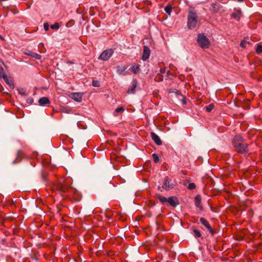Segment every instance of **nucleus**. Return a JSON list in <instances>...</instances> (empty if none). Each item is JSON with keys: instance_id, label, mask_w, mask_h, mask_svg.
Here are the masks:
<instances>
[{"instance_id": "23", "label": "nucleus", "mask_w": 262, "mask_h": 262, "mask_svg": "<svg viewBox=\"0 0 262 262\" xmlns=\"http://www.w3.org/2000/svg\"><path fill=\"white\" fill-rule=\"evenodd\" d=\"M27 54L38 59H40L41 57L40 55L33 52H31L30 53H28Z\"/></svg>"}, {"instance_id": "21", "label": "nucleus", "mask_w": 262, "mask_h": 262, "mask_svg": "<svg viewBox=\"0 0 262 262\" xmlns=\"http://www.w3.org/2000/svg\"><path fill=\"white\" fill-rule=\"evenodd\" d=\"M211 6H212L211 11H212L213 12H217L219 9V6L216 4H212Z\"/></svg>"}, {"instance_id": "25", "label": "nucleus", "mask_w": 262, "mask_h": 262, "mask_svg": "<svg viewBox=\"0 0 262 262\" xmlns=\"http://www.w3.org/2000/svg\"><path fill=\"white\" fill-rule=\"evenodd\" d=\"M159 66L160 67V72L161 74H164L165 73V69L164 68H162L164 66V64L163 63H159Z\"/></svg>"}, {"instance_id": "39", "label": "nucleus", "mask_w": 262, "mask_h": 262, "mask_svg": "<svg viewBox=\"0 0 262 262\" xmlns=\"http://www.w3.org/2000/svg\"><path fill=\"white\" fill-rule=\"evenodd\" d=\"M3 78H4V79H5L7 78V77L6 76H3Z\"/></svg>"}, {"instance_id": "31", "label": "nucleus", "mask_w": 262, "mask_h": 262, "mask_svg": "<svg viewBox=\"0 0 262 262\" xmlns=\"http://www.w3.org/2000/svg\"><path fill=\"white\" fill-rule=\"evenodd\" d=\"M92 85L94 87H99L100 86V83L97 80H93Z\"/></svg>"}, {"instance_id": "37", "label": "nucleus", "mask_w": 262, "mask_h": 262, "mask_svg": "<svg viewBox=\"0 0 262 262\" xmlns=\"http://www.w3.org/2000/svg\"><path fill=\"white\" fill-rule=\"evenodd\" d=\"M237 1L238 2H243L244 1V0H237Z\"/></svg>"}, {"instance_id": "36", "label": "nucleus", "mask_w": 262, "mask_h": 262, "mask_svg": "<svg viewBox=\"0 0 262 262\" xmlns=\"http://www.w3.org/2000/svg\"><path fill=\"white\" fill-rule=\"evenodd\" d=\"M33 99H32V98H31V99H28V100H27V102H28V103H32L33 102Z\"/></svg>"}, {"instance_id": "5", "label": "nucleus", "mask_w": 262, "mask_h": 262, "mask_svg": "<svg viewBox=\"0 0 262 262\" xmlns=\"http://www.w3.org/2000/svg\"><path fill=\"white\" fill-rule=\"evenodd\" d=\"M114 50L112 49H108L104 50L99 56L98 59L103 61H107L112 56Z\"/></svg>"}, {"instance_id": "15", "label": "nucleus", "mask_w": 262, "mask_h": 262, "mask_svg": "<svg viewBox=\"0 0 262 262\" xmlns=\"http://www.w3.org/2000/svg\"><path fill=\"white\" fill-rule=\"evenodd\" d=\"M194 202H195V206L200 208V209H202V205H201V195H196L195 198H194Z\"/></svg>"}, {"instance_id": "8", "label": "nucleus", "mask_w": 262, "mask_h": 262, "mask_svg": "<svg viewBox=\"0 0 262 262\" xmlns=\"http://www.w3.org/2000/svg\"><path fill=\"white\" fill-rule=\"evenodd\" d=\"M150 54V50L147 46H144L143 48V53L142 56V59L143 61H145L148 59Z\"/></svg>"}, {"instance_id": "41", "label": "nucleus", "mask_w": 262, "mask_h": 262, "mask_svg": "<svg viewBox=\"0 0 262 262\" xmlns=\"http://www.w3.org/2000/svg\"><path fill=\"white\" fill-rule=\"evenodd\" d=\"M0 38H1L2 39H3V38L2 37V36L1 35H0Z\"/></svg>"}, {"instance_id": "7", "label": "nucleus", "mask_w": 262, "mask_h": 262, "mask_svg": "<svg viewBox=\"0 0 262 262\" xmlns=\"http://www.w3.org/2000/svg\"><path fill=\"white\" fill-rule=\"evenodd\" d=\"M200 221L201 223V224H203L208 229V230L209 232V233L212 235H213L214 233H215V231L212 228V227L210 226V224L209 223L208 221H207L206 219H205L203 217L200 218Z\"/></svg>"}, {"instance_id": "13", "label": "nucleus", "mask_w": 262, "mask_h": 262, "mask_svg": "<svg viewBox=\"0 0 262 262\" xmlns=\"http://www.w3.org/2000/svg\"><path fill=\"white\" fill-rule=\"evenodd\" d=\"M167 202L172 207H176L179 204V201L177 198L174 196L168 198Z\"/></svg>"}, {"instance_id": "22", "label": "nucleus", "mask_w": 262, "mask_h": 262, "mask_svg": "<svg viewBox=\"0 0 262 262\" xmlns=\"http://www.w3.org/2000/svg\"><path fill=\"white\" fill-rule=\"evenodd\" d=\"M194 235L195 237H201L202 236V234L200 232V231L198 229H194L193 230Z\"/></svg>"}, {"instance_id": "26", "label": "nucleus", "mask_w": 262, "mask_h": 262, "mask_svg": "<svg viewBox=\"0 0 262 262\" xmlns=\"http://www.w3.org/2000/svg\"><path fill=\"white\" fill-rule=\"evenodd\" d=\"M152 158H153V159H154V162L157 163L158 162H159V157L158 156V155L156 154H153L152 155Z\"/></svg>"}, {"instance_id": "17", "label": "nucleus", "mask_w": 262, "mask_h": 262, "mask_svg": "<svg viewBox=\"0 0 262 262\" xmlns=\"http://www.w3.org/2000/svg\"><path fill=\"white\" fill-rule=\"evenodd\" d=\"M156 198L157 199H158L160 201V202H161L162 203H164L167 202L168 199H167L166 197L162 196L161 195H160V194L157 195L156 196Z\"/></svg>"}, {"instance_id": "1", "label": "nucleus", "mask_w": 262, "mask_h": 262, "mask_svg": "<svg viewBox=\"0 0 262 262\" xmlns=\"http://www.w3.org/2000/svg\"><path fill=\"white\" fill-rule=\"evenodd\" d=\"M232 145L235 151L239 154H246L249 152L248 144L240 135H236L234 137Z\"/></svg>"}, {"instance_id": "29", "label": "nucleus", "mask_w": 262, "mask_h": 262, "mask_svg": "<svg viewBox=\"0 0 262 262\" xmlns=\"http://www.w3.org/2000/svg\"><path fill=\"white\" fill-rule=\"evenodd\" d=\"M213 108H214V105L213 104H211L206 107V111L207 112H210L213 109Z\"/></svg>"}, {"instance_id": "16", "label": "nucleus", "mask_w": 262, "mask_h": 262, "mask_svg": "<svg viewBox=\"0 0 262 262\" xmlns=\"http://www.w3.org/2000/svg\"><path fill=\"white\" fill-rule=\"evenodd\" d=\"M241 14V9H236L235 11L231 14L232 17L234 18L237 20L240 18V15Z\"/></svg>"}, {"instance_id": "20", "label": "nucleus", "mask_w": 262, "mask_h": 262, "mask_svg": "<svg viewBox=\"0 0 262 262\" xmlns=\"http://www.w3.org/2000/svg\"><path fill=\"white\" fill-rule=\"evenodd\" d=\"M123 111H124V108L123 107H122V106L119 107L115 110V111L114 113V115L115 116H117L118 115V113H119L121 112H123Z\"/></svg>"}, {"instance_id": "24", "label": "nucleus", "mask_w": 262, "mask_h": 262, "mask_svg": "<svg viewBox=\"0 0 262 262\" xmlns=\"http://www.w3.org/2000/svg\"><path fill=\"white\" fill-rule=\"evenodd\" d=\"M155 79L156 81H162L163 80V76L161 74H158Z\"/></svg>"}, {"instance_id": "32", "label": "nucleus", "mask_w": 262, "mask_h": 262, "mask_svg": "<svg viewBox=\"0 0 262 262\" xmlns=\"http://www.w3.org/2000/svg\"><path fill=\"white\" fill-rule=\"evenodd\" d=\"M256 51L257 53H262V46L258 45L256 48Z\"/></svg>"}, {"instance_id": "11", "label": "nucleus", "mask_w": 262, "mask_h": 262, "mask_svg": "<svg viewBox=\"0 0 262 262\" xmlns=\"http://www.w3.org/2000/svg\"><path fill=\"white\" fill-rule=\"evenodd\" d=\"M174 187V185L172 184H170L169 181L168 179H165L163 182L162 188L166 190H168L173 188Z\"/></svg>"}, {"instance_id": "30", "label": "nucleus", "mask_w": 262, "mask_h": 262, "mask_svg": "<svg viewBox=\"0 0 262 262\" xmlns=\"http://www.w3.org/2000/svg\"><path fill=\"white\" fill-rule=\"evenodd\" d=\"M196 186L195 184L193 183H190L188 186V189L190 190H193L195 189Z\"/></svg>"}, {"instance_id": "27", "label": "nucleus", "mask_w": 262, "mask_h": 262, "mask_svg": "<svg viewBox=\"0 0 262 262\" xmlns=\"http://www.w3.org/2000/svg\"><path fill=\"white\" fill-rule=\"evenodd\" d=\"M126 70L125 67H118L117 72L119 74H121L122 72H124Z\"/></svg>"}, {"instance_id": "18", "label": "nucleus", "mask_w": 262, "mask_h": 262, "mask_svg": "<svg viewBox=\"0 0 262 262\" xmlns=\"http://www.w3.org/2000/svg\"><path fill=\"white\" fill-rule=\"evenodd\" d=\"M140 66L139 64L134 65L132 67V71L134 74H137L140 70Z\"/></svg>"}, {"instance_id": "28", "label": "nucleus", "mask_w": 262, "mask_h": 262, "mask_svg": "<svg viewBox=\"0 0 262 262\" xmlns=\"http://www.w3.org/2000/svg\"><path fill=\"white\" fill-rule=\"evenodd\" d=\"M51 28L52 29H58L59 28V24L58 23H55L51 26Z\"/></svg>"}, {"instance_id": "10", "label": "nucleus", "mask_w": 262, "mask_h": 262, "mask_svg": "<svg viewBox=\"0 0 262 262\" xmlns=\"http://www.w3.org/2000/svg\"><path fill=\"white\" fill-rule=\"evenodd\" d=\"M38 103L41 106H49L50 104V101L48 97H43L38 100Z\"/></svg>"}, {"instance_id": "35", "label": "nucleus", "mask_w": 262, "mask_h": 262, "mask_svg": "<svg viewBox=\"0 0 262 262\" xmlns=\"http://www.w3.org/2000/svg\"><path fill=\"white\" fill-rule=\"evenodd\" d=\"M43 27H44L45 30L46 31H47L49 29V25L48 23H45L43 24Z\"/></svg>"}, {"instance_id": "3", "label": "nucleus", "mask_w": 262, "mask_h": 262, "mask_svg": "<svg viewBox=\"0 0 262 262\" xmlns=\"http://www.w3.org/2000/svg\"><path fill=\"white\" fill-rule=\"evenodd\" d=\"M198 42L202 49H208L210 46L208 38L203 34H199L198 36Z\"/></svg>"}, {"instance_id": "4", "label": "nucleus", "mask_w": 262, "mask_h": 262, "mask_svg": "<svg viewBox=\"0 0 262 262\" xmlns=\"http://www.w3.org/2000/svg\"><path fill=\"white\" fill-rule=\"evenodd\" d=\"M70 186L64 179H60L56 185L57 189L62 192H67L70 189Z\"/></svg>"}, {"instance_id": "6", "label": "nucleus", "mask_w": 262, "mask_h": 262, "mask_svg": "<svg viewBox=\"0 0 262 262\" xmlns=\"http://www.w3.org/2000/svg\"><path fill=\"white\" fill-rule=\"evenodd\" d=\"M169 93L174 94V96L180 100L182 101L183 104H186V98L181 94L178 90L175 89H171L169 91Z\"/></svg>"}, {"instance_id": "34", "label": "nucleus", "mask_w": 262, "mask_h": 262, "mask_svg": "<svg viewBox=\"0 0 262 262\" xmlns=\"http://www.w3.org/2000/svg\"><path fill=\"white\" fill-rule=\"evenodd\" d=\"M22 154H23V151L21 149L18 150V151L17 152V159H19V158L21 159Z\"/></svg>"}, {"instance_id": "12", "label": "nucleus", "mask_w": 262, "mask_h": 262, "mask_svg": "<svg viewBox=\"0 0 262 262\" xmlns=\"http://www.w3.org/2000/svg\"><path fill=\"white\" fill-rule=\"evenodd\" d=\"M150 136L153 140V141L156 143L158 145H160L162 144V141L159 138V137L155 133L151 132L150 133Z\"/></svg>"}, {"instance_id": "2", "label": "nucleus", "mask_w": 262, "mask_h": 262, "mask_svg": "<svg viewBox=\"0 0 262 262\" xmlns=\"http://www.w3.org/2000/svg\"><path fill=\"white\" fill-rule=\"evenodd\" d=\"M198 15L196 12L193 9H190L188 11L187 18V26L189 29H194L198 23Z\"/></svg>"}, {"instance_id": "9", "label": "nucleus", "mask_w": 262, "mask_h": 262, "mask_svg": "<svg viewBox=\"0 0 262 262\" xmlns=\"http://www.w3.org/2000/svg\"><path fill=\"white\" fill-rule=\"evenodd\" d=\"M70 97L77 102L82 101V94L81 93H72L70 94Z\"/></svg>"}, {"instance_id": "40", "label": "nucleus", "mask_w": 262, "mask_h": 262, "mask_svg": "<svg viewBox=\"0 0 262 262\" xmlns=\"http://www.w3.org/2000/svg\"><path fill=\"white\" fill-rule=\"evenodd\" d=\"M16 159L15 160H14V161L13 162V163H16Z\"/></svg>"}, {"instance_id": "38", "label": "nucleus", "mask_w": 262, "mask_h": 262, "mask_svg": "<svg viewBox=\"0 0 262 262\" xmlns=\"http://www.w3.org/2000/svg\"><path fill=\"white\" fill-rule=\"evenodd\" d=\"M68 63H69V64H73V62L72 61H68Z\"/></svg>"}, {"instance_id": "19", "label": "nucleus", "mask_w": 262, "mask_h": 262, "mask_svg": "<svg viewBox=\"0 0 262 262\" xmlns=\"http://www.w3.org/2000/svg\"><path fill=\"white\" fill-rule=\"evenodd\" d=\"M164 10L166 13L170 15L172 11V7L170 5H167L166 7H165Z\"/></svg>"}, {"instance_id": "14", "label": "nucleus", "mask_w": 262, "mask_h": 262, "mask_svg": "<svg viewBox=\"0 0 262 262\" xmlns=\"http://www.w3.org/2000/svg\"><path fill=\"white\" fill-rule=\"evenodd\" d=\"M137 86V80L135 79L132 82V85L130 88H128L127 90L128 94H134L135 92V90Z\"/></svg>"}, {"instance_id": "33", "label": "nucleus", "mask_w": 262, "mask_h": 262, "mask_svg": "<svg viewBox=\"0 0 262 262\" xmlns=\"http://www.w3.org/2000/svg\"><path fill=\"white\" fill-rule=\"evenodd\" d=\"M247 42L245 39L242 40L240 43V46L242 48H246Z\"/></svg>"}]
</instances>
